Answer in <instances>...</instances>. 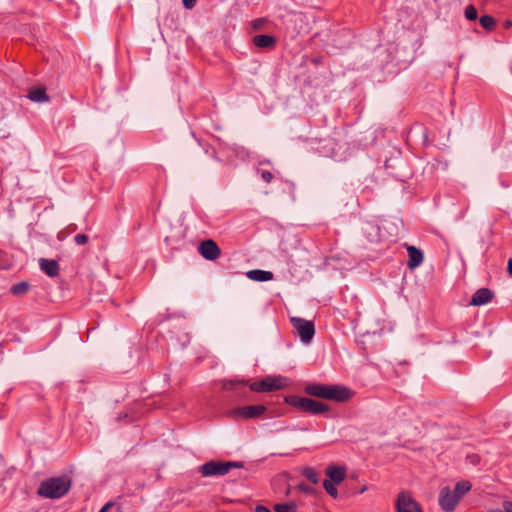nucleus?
<instances>
[{
  "label": "nucleus",
  "mask_w": 512,
  "mask_h": 512,
  "mask_svg": "<svg viewBox=\"0 0 512 512\" xmlns=\"http://www.w3.org/2000/svg\"><path fill=\"white\" fill-rule=\"evenodd\" d=\"M266 412L264 405H249L237 407L229 410L227 416L232 419H255L261 417Z\"/></svg>",
  "instance_id": "4"
},
{
  "label": "nucleus",
  "mask_w": 512,
  "mask_h": 512,
  "mask_svg": "<svg viewBox=\"0 0 512 512\" xmlns=\"http://www.w3.org/2000/svg\"><path fill=\"white\" fill-rule=\"evenodd\" d=\"M323 487L326 490V492L333 498H337L338 491L335 487L334 483L330 480H324Z\"/></svg>",
  "instance_id": "25"
},
{
  "label": "nucleus",
  "mask_w": 512,
  "mask_h": 512,
  "mask_svg": "<svg viewBox=\"0 0 512 512\" xmlns=\"http://www.w3.org/2000/svg\"><path fill=\"white\" fill-rule=\"evenodd\" d=\"M303 475L313 484H317L319 481L318 473L310 467L303 469Z\"/></svg>",
  "instance_id": "24"
},
{
  "label": "nucleus",
  "mask_w": 512,
  "mask_h": 512,
  "mask_svg": "<svg viewBox=\"0 0 512 512\" xmlns=\"http://www.w3.org/2000/svg\"><path fill=\"white\" fill-rule=\"evenodd\" d=\"M477 16H478L477 10H476V8L473 5H468L465 8V17L468 20H471V21L472 20H476Z\"/></svg>",
  "instance_id": "26"
},
{
  "label": "nucleus",
  "mask_w": 512,
  "mask_h": 512,
  "mask_svg": "<svg viewBox=\"0 0 512 512\" xmlns=\"http://www.w3.org/2000/svg\"><path fill=\"white\" fill-rule=\"evenodd\" d=\"M480 24L485 30L491 31L495 28L496 21L490 15H483L480 17Z\"/></svg>",
  "instance_id": "22"
},
{
  "label": "nucleus",
  "mask_w": 512,
  "mask_h": 512,
  "mask_svg": "<svg viewBox=\"0 0 512 512\" xmlns=\"http://www.w3.org/2000/svg\"><path fill=\"white\" fill-rule=\"evenodd\" d=\"M71 488L68 476L52 477L41 482L38 495L49 499H59L65 496Z\"/></svg>",
  "instance_id": "1"
},
{
  "label": "nucleus",
  "mask_w": 512,
  "mask_h": 512,
  "mask_svg": "<svg viewBox=\"0 0 512 512\" xmlns=\"http://www.w3.org/2000/svg\"><path fill=\"white\" fill-rule=\"evenodd\" d=\"M508 272L510 276L512 277V259L508 260V266H507Z\"/></svg>",
  "instance_id": "34"
},
{
  "label": "nucleus",
  "mask_w": 512,
  "mask_h": 512,
  "mask_svg": "<svg viewBox=\"0 0 512 512\" xmlns=\"http://www.w3.org/2000/svg\"><path fill=\"white\" fill-rule=\"evenodd\" d=\"M291 323L296 334L300 337L303 343H309L312 340L315 334V327L312 321L299 317H292Z\"/></svg>",
  "instance_id": "5"
},
{
  "label": "nucleus",
  "mask_w": 512,
  "mask_h": 512,
  "mask_svg": "<svg viewBox=\"0 0 512 512\" xmlns=\"http://www.w3.org/2000/svg\"><path fill=\"white\" fill-rule=\"evenodd\" d=\"M408 252V267L410 269H415L423 262V253L420 249L416 248L415 246H408L407 247Z\"/></svg>",
  "instance_id": "13"
},
{
  "label": "nucleus",
  "mask_w": 512,
  "mask_h": 512,
  "mask_svg": "<svg viewBox=\"0 0 512 512\" xmlns=\"http://www.w3.org/2000/svg\"><path fill=\"white\" fill-rule=\"evenodd\" d=\"M253 43L259 48H272L276 44V39L271 35L261 34L253 37Z\"/></svg>",
  "instance_id": "16"
},
{
  "label": "nucleus",
  "mask_w": 512,
  "mask_h": 512,
  "mask_svg": "<svg viewBox=\"0 0 512 512\" xmlns=\"http://www.w3.org/2000/svg\"><path fill=\"white\" fill-rule=\"evenodd\" d=\"M261 178L266 182L270 183L273 179V175L270 171H262L261 172Z\"/></svg>",
  "instance_id": "29"
},
{
  "label": "nucleus",
  "mask_w": 512,
  "mask_h": 512,
  "mask_svg": "<svg viewBox=\"0 0 512 512\" xmlns=\"http://www.w3.org/2000/svg\"><path fill=\"white\" fill-rule=\"evenodd\" d=\"M247 277L253 281L265 282L272 280L274 275L270 271H265L261 269H253L247 272Z\"/></svg>",
  "instance_id": "15"
},
{
  "label": "nucleus",
  "mask_w": 512,
  "mask_h": 512,
  "mask_svg": "<svg viewBox=\"0 0 512 512\" xmlns=\"http://www.w3.org/2000/svg\"><path fill=\"white\" fill-rule=\"evenodd\" d=\"M327 386V384H309L305 387V392L310 396L326 399Z\"/></svg>",
  "instance_id": "14"
},
{
  "label": "nucleus",
  "mask_w": 512,
  "mask_h": 512,
  "mask_svg": "<svg viewBox=\"0 0 512 512\" xmlns=\"http://www.w3.org/2000/svg\"><path fill=\"white\" fill-rule=\"evenodd\" d=\"M353 396V392L342 385H328L326 400H333L336 402H347Z\"/></svg>",
  "instance_id": "8"
},
{
  "label": "nucleus",
  "mask_w": 512,
  "mask_h": 512,
  "mask_svg": "<svg viewBox=\"0 0 512 512\" xmlns=\"http://www.w3.org/2000/svg\"><path fill=\"white\" fill-rule=\"evenodd\" d=\"M493 298V292L488 288L478 289L472 296L470 304L473 306H481L489 303Z\"/></svg>",
  "instance_id": "11"
},
{
  "label": "nucleus",
  "mask_w": 512,
  "mask_h": 512,
  "mask_svg": "<svg viewBox=\"0 0 512 512\" xmlns=\"http://www.w3.org/2000/svg\"><path fill=\"white\" fill-rule=\"evenodd\" d=\"M491 512H512V502L505 501L501 509H495Z\"/></svg>",
  "instance_id": "27"
},
{
  "label": "nucleus",
  "mask_w": 512,
  "mask_h": 512,
  "mask_svg": "<svg viewBox=\"0 0 512 512\" xmlns=\"http://www.w3.org/2000/svg\"><path fill=\"white\" fill-rule=\"evenodd\" d=\"M40 269L49 277H56L59 274V264L53 259H39Z\"/></svg>",
  "instance_id": "12"
},
{
  "label": "nucleus",
  "mask_w": 512,
  "mask_h": 512,
  "mask_svg": "<svg viewBox=\"0 0 512 512\" xmlns=\"http://www.w3.org/2000/svg\"><path fill=\"white\" fill-rule=\"evenodd\" d=\"M243 463L234 461H209L200 466L199 470L203 477L222 476L229 473L233 468H242Z\"/></svg>",
  "instance_id": "3"
},
{
  "label": "nucleus",
  "mask_w": 512,
  "mask_h": 512,
  "mask_svg": "<svg viewBox=\"0 0 512 512\" xmlns=\"http://www.w3.org/2000/svg\"><path fill=\"white\" fill-rule=\"evenodd\" d=\"M397 512H423L419 503L409 492L401 491L396 499Z\"/></svg>",
  "instance_id": "6"
},
{
  "label": "nucleus",
  "mask_w": 512,
  "mask_h": 512,
  "mask_svg": "<svg viewBox=\"0 0 512 512\" xmlns=\"http://www.w3.org/2000/svg\"><path fill=\"white\" fill-rule=\"evenodd\" d=\"M261 23H262V20H256V21L254 22V27H255L256 29H257V28H259V27H260V25H261Z\"/></svg>",
  "instance_id": "35"
},
{
  "label": "nucleus",
  "mask_w": 512,
  "mask_h": 512,
  "mask_svg": "<svg viewBox=\"0 0 512 512\" xmlns=\"http://www.w3.org/2000/svg\"><path fill=\"white\" fill-rule=\"evenodd\" d=\"M196 4V0H183V5L187 9H192Z\"/></svg>",
  "instance_id": "30"
},
{
  "label": "nucleus",
  "mask_w": 512,
  "mask_h": 512,
  "mask_svg": "<svg viewBox=\"0 0 512 512\" xmlns=\"http://www.w3.org/2000/svg\"><path fill=\"white\" fill-rule=\"evenodd\" d=\"M199 253L203 258L213 261L220 256L221 250L214 240L208 239L200 244Z\"/></svg>",
  "instance_id": "10"
},
{
  "label": "nucleus",
  "mask_w": 512,
  "mask_h": 512,
  "mask_svg": "<svg viewBox=\"0 0 512 512\" xmlns=\"http://www.w3.org/2000/svg\"><path fill=\"white\" fill-rule=\"evenodd\" d=\"M368 226H369V228H371V229H375V227H374L373 225H370V224H369Z\"/></svg>",
  "instance_id": "37"
},
{
  "label": "nucleus",
  "mask_w": 512,
  "mask_h": 512,
  "mask_svg": "<svg viewBox=\"0 0 512 512\" xmlns=\"http://www.w3.org/2000/svg\"><path fill=\"white\" fill-rule=\"evenodd\" d=\"M285 401L290 406L312 415H319L329 411V407L325 403L306 397L290 395L285 398Z\"/></svg>",
  "instance_id": "2"
},
{
  "label": "nucleus",
  "mask_w": 512,
  "mask_h": 512,
  "mask_svg": "<svg viewBox=\"0 0 512 512\" xmlns=\"http://www.w3.org/2000/svg\"><path fill=\"white\" fill-rule=\"evenodd\" d=\"M255 512H271L268 508L262 505H258L255 508Z\"/></svg>",
  "instance_id": "32"
},
{
  "label": "nucleus",
  "mask_w": 512,
  "mask_h": 512,
  "mask_svg": "<svg viewBox=\"0 0 512 512\" xmlns=\"http://www.w3.org/2000/svg\"><path fill=\"white\" fill-rule=\"evenodd\" d=\"M29 288V284L25 281H22L20 283H17L12 286L11 292L15 295H22L27 292Z\"/></svg>",
  "instance_id": "23"
},
{
  "label": "nucleus",
  "mask_w": 512,
  "mask_h": 512,
  "mask_svg": "<svg viewBox=\"0 0 512 512\" xmlns=\"http://www.w3.org/2000/svg\"><path fill=\"white\" fill-rule=\"evenodd\" d=\"M74 241L77 245H84L88 241V237L85 234H77L74 237Z\"/></svg>",
  "instance_id": "28"
},
{
  "label": "nucleus",
  "mask_w": 512,
  "mask_h": 512,
  "mask_svg": "<svg viewBox=\"0 0 512 512\" xmlns=\"http://www.w3.org/2000/svg\"><path fill=\"white\" fill-rule=\"evenodd\" d=\"M284 378L282 377H271L268 376L261 381L251 383L249 385L250 390L255 392H270L281 389L283 384Z\"/></svg>",
  "instance_id": "7"
},
{
  "label": "nucleus",
  "mask_w": 512,
  "mask_h": 512,
  "mask_svg": "<svg viewBox=\"0 0 512 512\" xmlns=\"http://www.w3.org/2000/svg\"><path fill=\"white\" fill-rule=\"evenodd\" d=\"M298 488H299L301 491L306 492V493H310V492H312V490H313L312 488H310V487L306 486L305 484H299V485H298Z\"/></svg>",
  "instance_id": "31"
},
{
  "label": "nucleus",
  "mask_w": 512,
  "mask_h": 512,
  "mask_svg": "<svg viewBox=\"0 0 512 512\" xmlns=\"http://www.w3.org/2000/svg\"><path fill=\"white\" fill-rule=\"evenodd\" d=\"M28 98L31 101L38 102V103L47 102L49 100L46 90L41 87L32 89L28 94Z\"/></svg>",
  "instance_id": "18"
},
{
  "label": "nucleus",
  "mask_w": 512,
  "mask_h": 512,
  "mask_svg": "<svg viewBox=\"0 0 512 512\" xmlns=\"http://www.w3.org/2000/svg\"><path fill=\"white\" fill-rule=\"evenodd\" d=\"M472 485L469 481H460L455 485L454 493L461 499L468 491H470Z\"/></svg>",
  "instance_id": "20"
},
{
  "label": "nucleus",
  "mask_w": 512,
  "mask_h": 512,
  "mask_svg": "<svg viewBox=\"0 0 512 512\" xmlns=\"http://www.w3.org/2000/svg\"><path fill=\"white\" fill-rule=\"evenodd\" d=\"M113 506V503L112 502H107L100 510L99 512H107V510H109L110 507Z\"/></svg>",
  "instance_id": "33"
},
{
  "label": "nucleus",
  "mask_w": 512,
  "mask_h": 512,
  "mask_svg": "<svg viewBox=\"0 0 512 512\" xmlns=\"http://www.w3.org/2000/svg\"><path fill=\"white\" fill-rule=\"evenodd\" d=\"M327 475L333 483H341L346 476V469L344 467L330 466L327 468Z\"/></svg>",
  "instance_id": "17"
},
{
  "label": "nucleus",
  "mask_w": 512,
  "mask_h": 512,
  "mask_svg": "<svg viewBox=\"0 0 512 512\" xmlns=\"http://www.w3.org/2000/svg\"><path fill=\"white\" fill-rule=\"evenodd\" d=\"M504 26H505L506 28H509V27H511V26H512V22H511V21H509V20H507V21L505 22Z\"/></svg>",
  "instance_id": "36"
},
{
  "label": "nucleus",
  "mask_w": 512,
  "mask_h": 512,
  "mask_svg": "<svg viewBox=\"0 0 512 512\" xmlns=\"http://www.w3.org/2000/svg\"><path fill=\"white\" fill-rule=\"evenodd\" d=\"M459 501V497L453 491H451L449 487L446 486L440 490L439 505L444 511H453Z\"/></svg>",
  "instance_id": "9"
},
{
  "label": "nucleus",
  "mask_w": 512,
  "mask_h": 512,
  "mask_svg": "<svg viewBox=\"0 0 512 512\" xmlns=\"http://www.w3.org/2000/svg\"><path fill=\"white\" fill-rule=\"evenodd\" d=\"M274 511L276 512H296L297 506L295 503H278L273 506Z\"/></svg>",
  "instance_id": "21"
},
{
  "label": "nucleus",
  "mask_w": 512,
  "mask_h": 512,
  "mask_svg": "<svg viewBox=\"0 0 512 512\" xmlns=\"http://www.w3.org/2000/svg\"><path fill=\"white\" fill-rule=\"evenodd\" d=\"M247 386L244 380H224L222 381V388L226 391H239Z\"/></svg>",
  "instance_id": "19"
}]
</instances>
